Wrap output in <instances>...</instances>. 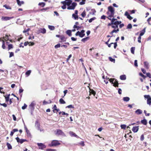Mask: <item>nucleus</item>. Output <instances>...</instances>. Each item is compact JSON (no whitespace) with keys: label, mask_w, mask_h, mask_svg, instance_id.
<instances>
[{"label":"nucleus","mask_w":151,"mask_h":151,"mask_svg":"<svg viewBox=\"0 0 151 151\" xmlns=\"http://www.w3.org/2000/svg\"><path fill=\"white\" fill-rule=\"evenodd\" d=\"M6 145L8 150L11 149H12V146L8 142L7 143Z\"/></svg>","instance_id":"29"},{"label":"nucleus","mask_w":151,"mask_h":151,"mask_svg":"<svg viewBox=\"0 0 151 151\" xmlns=\"http://www.w3.org/2000/svg\"><path fill=\"white\" fill-rule=\"evenodd\" d=\"M69 133L71 137H78V136L75 133L72 132H70Z\"/></svg>","instance_id":"13"},{"label":"nucleus","mask_w":151,"mask_h":151,"mask_svg":"<svg viewBox=\"0 0 151 151\" xmlns=\"http://www.w3.org/2000/svg\"><path fill=\"white\" fill-rule=\"evenodd\" d=\"M89 39V37H86L85 38H84L82 39L81 40V41L82 42H86V41H87Z\"/></svg>","instance_id":"30"},{"label":"nucleus","mask_w":151,"mask_h":151,"mask_svg":"<svg viewBox=\"0 0 151 151\" xmlns=\"http://www.w3.org/2000/svg\"><path fill=\"white\" fill-rule=\"evenodd\" d=\"M132 25L131 24H129L127 27V29H131L132 28Z\"/></svg>","instance_id":"41"},{"label":"nucleus","mask_w":151,"mask_h":151,"mask_svg":"<svg viewBox=\"0 0 151 151\" xmlns=\"http://www.w3.org/2000/svg\"><path fill=\"white\" fill-rule=\"evenodd\" d=\"M13 48V45L12 44H9L8 45V49L9 50Z\"/></svg>","instance_id":"46"},{"label":"nucleus","mask_w":151,"mask_h":151,"mask_svg":"<svg viewBox=\"0 0 151 151\" xmlns=\"http://www.w3.org/2000/svg\"><path fill=\"white\" fill-rule=\"evenodd\" d=\"M135 112L137 114L139 115L142 114V111L140 109H138L135 111Z\"/></svg>","instance_id":"17"},{"label":"nucleus","mask_w":151,"mask_h":151,"mask_svg":"<svg viewBox=\"0 0 151 151\" xmlns=\"http://www.w3.org/2000/svg\"><path fill=\"white\" fill-rule=\"evenodd\" d=\"M63 5L61 6L62 8L63 9H65L66 8V5L65 4H63Z\"/></svg>","instance_id":"55"},{"label":"nucleus","mask_w":151,"mask_h":151,"mask_svg":"<svg viewBox=\"0 0 151 151\" xmlns=\"http://www.w3.org/2000/svg\"><path fill=\"white\" fill-rule=\"evenodd\" d=\"M106 16L104 15H103L101 16V19L105 20L106 19Z\"/></svg>","instance_id":"60"},{"label":"nucleus","mask_w":151,"mask_h":151,"mask_svg":"<svg viewBox=\"0 0 151 151\" xmlns=\"http://www.w3.org/2000/svg\"><path fill=\"white\" fill-rule=\"evenodd\" d=\"M73 27L74 29L77 28V30H78L81 28V27L78 26H76V25H74Z\"/></svg>","instance_id":"40"},{"label":"nucleus","mask_w":151,"mask_h":151,"mask_svg":"<svg viewBox=\"0 0 151 151\" xmlns=\"http://www.w3.org/2000/svg\"><path fill=\"white\" fill-rule=\"evenodd\" d=\"M110 82L113 84V86L115 87L118 86V81L114 79L111 78L109 80Z\"/></svg>","instance_id":"3"},{"label":"nucleus","mask_w":151,"mask_h":151,"mask_svg":"<svg viewBox=\"0 0 151 151\" xmlns=\"http://www.w3.org/2000/svg\"><path fill=\"white\" fill-rule=\"evenodd\" d=\"M0 105L1 106H3L4 107H6L7 106V104L5 103H4V104L0 103Z\"/></svg>","instance_id":"54"},{"label":"nucleus","mask_w":151,"mask_h":151,"mask_svg":"<svg viewBox=\"0 0 151 151\" xmlns=\"http://www.w3.org/2000/svg\"><path fill=\"white\" fill-rule=\"evenodd\" d=\"M80 144L83 146H84L85 145L84 142L83 141L81 142L80 143Z\"/></svg>","instance_id":"63"},{"label":"nucleus","mask_w":151,"mask_h":151,"mask_svg":"<svg viewBox=\"0 0 151 151\" xmlns=\"http://www.w3.org/2000/svg\"><path fill=\"white\" fill-rule=\"evenodd\" d=\"M60 38L62 42H65L66 40V38L64 36H60Z\"/></svg>","instance_id":"22"},{"label":"nucleus","mask_w":151,"mask_h":151,"mask_svg":"<svg viewBox=\"0 0 151 151\" xmlns=\"http://www.w3.org/2000/svg\"><path fill=\"white\" fill-rule=\"evenodd\" d=\"M59 102L60 104H65V102L62 98L60 99Z\"/></svg>","instance_id":"31"},{"label":"nucleus","mask_w":151,"mask_h":151,"mask_svg":"<svg viewBox=\"0 0 151 151\" xmlns=\"http://www.w3.org/2000/svg\"><path fill=\"white\" fill-rule=\"evenodd\" d=\"M96 19V18L95 17H93L92 18H91L90 19H89V23H91V22H92L93 20H94Z\"/></svg>","instance_id":"43"},{"label":"nucleus","mask_w":151,"mask_h":151,"mask_svg":"<svg viewBox=\"0 0 151 151\" xmlns=\"http://www.w3.org/2000/svg\"><path fill=\"white\" fill-rule=\"evenodd\" d=\"M72 3V1L71 0H65V1H62L61 3L62 4H65L68 6L70 5Z\"/></svg>","instance_id":"5"},{"label":"nucleus","mask_w":151,"mask_h":151,"mask_svg":"<svg viewBox=\"0 0 151 151\" xmlns=\"http://www.w3.org/2000/svg\"><path fill=\"white\" fill-rule=\"evenodd\" d=\"M85 31L83 30H82L81 32H80V35H79V37H83L85 35V34L84 33Z\"/></svg>","instance_id":"14"},{"label":"nucleus","mask_w":151,"mask_h":151,"mask_svg":"<svg viewBox=\"0 0 151 151\" xmlns=\"http://www.w3.org/2000/svg\"><path fill=\"white\" fill-rule=\"evenodd\" d=\"M147 76L150 78H151V75L149 73H146Z\"/></svg>","instance_id":"53"},{"label":"nucleus","mask_w":151,"mask_h":151,"mask_svg":"<svg viewBox=\"0 0 151 151\" xmlns=\"http://www.w3.org/2000/svg\"><path fill=\"white\" fill-rule=\"evenodd\" d=\"M144 135L142 134L140 137V140L141 141H143L144 139Z\"/></svg>","instance_id":"56"},{"label":"nucleus","mask_w":151,"mask_h":151,"mask_svg":"<svg viewBox=\"0 0 151 151\" xmlns=\"http://www.w3.org/2000/svg\"><path fill=\"white\" fill-rule=\"evenodd\" d=\"M60 143L59 142V141L58 140H53L50 144H49V145L50 147L56 146L59 145Z\"/></svg>","instance_id":"2"},{"label":"nucleus","mask_w":151,"mask_h":151,"mask_svg":"<svg viewBox=\"0 0 151 151\" xmlns=\"http://www.w3.org/2000/svg\"><path fill=\"white\" fill-rule=\"evenodd\" d=\"M90 94H93L94 96L96 94V92L93 89H90Z\"/></svg>","instance_id":"27"},{"label":"nucleus","mask_w":151,"mask_h":151,"mask_svg":"<svg viewBox=\"0 0 151 151\" xmlns=\"http://www.w3.org/2000/svg\"><path fill=\"white\" fill-rule=\"evenodd\" d=\"M56 134L59 135H61L62 136L65 135V134L63 132V131L60 129L57 130Z\"/></svg>","instance_id":"10"},{"label":"nucleus","mask_w":151,"mask_h":151,"mask_svg":"<svg viewBox=\"0 0 151 151\" xmlns=\"http://www.w3.org/2000/svg\"><path fill=\"white\" fill-rule=\"evenodd\" d=\"M10 95V94L7 95H6L5 96H4V97H5V99H6V102H8L9 101V96Z\"/></svg>","instance_id":"20"},{"label":"nucleus","mask_w":151,"mask_h":151,"mask_svg":"<svg viewBox=\"0 0 151 151\" xmlns=\"http://www.w3.org/2000/svg\"><path fill=\"white\" fill-rule=\"evenodd\" d=\"M37 145L39 147V148L41 149L46 147L42 143H37Z\"/></svg>","instance_id":"11"},{"label":"nucleus","mask_w":151,"mask_h":151,"mask_svg":"<svg viewBox=\"0 0 151 151\" xmlns=\"http://www.w3.org/2000/svg\"><path fill=\"white\" fill-rule=\"evenodd\" d=\"M139 75L140 76L142 77L144 79H145L146 77L142 73H139Z\"/></svg>","instance_id":"47"},{"label":"nucleus","mask_w":151,"mask_h":151,"mask_svg":"<svg viewBox=\"0 0 151 151\" xmlns=\"http://www.w3.org/2000/svg\"><path fill=\"white\" fill-rule=\"evenodd\" d=\"M16 139L17 142H19L21 144H22L24 142L27 141L26 139H20L18 137L16 138Z\"/></svg>","instance_id":"8"},{"label":"nucleus","mask_w":151,"mask_h":151,"mask_svg":"<svg viewBox=\"0 0 151 151\" xmlns=\"http://www.w3.org/2000/svg\"><path fill=\"white\" fill-rule=\"evenodd\" d=\"M35 127H36V128L37 129H38V130L40 129V125L39 123H38V122L37 121H36L35 122Z\"/></svg>","instance_id":"15"},{"label":"nucleus","mask_w":151,"mask_h":151,"mask_svg":"<svg viewBox=\"0 0 151 151\" xmlns=\"http://www.w3.org/2000/svg\"><path fill=\"white\" fill-rule=\"evenodd\" d=\"M123 100L127 102L129 100L130 98L128 97H124L123 98Z\"/></svg>","instance_id":"23"},{"label":"nucleus","mask_w":151,"mask_h":151,"mask_svg":"<svg viewBox=\"0 0 151 151\" xmlns=\"http://www.w3.org/2000/svg\"><path fill=\"white\" fill-rule=\"evenodd\" d=\"M31 73V70H29L26 72V73H25V74H26V75H27V76H28L30 75Z\"/></svg>","instance_id":"34"},{"label":"nucleus","mask_w":151,"mask_h":151,"mask_svg":"<svg viewBox=\"0 0 151 151\" xmlns=\"http://www.w3.org/2000/svg\"><path fill=\"white\" fill-rule=\"evenodd\" d=\"M141 122L143 124L146 125L147 124V122L145 119H144L141 121Z\"/></svg>","instance_id":"25"},{"label":"nucleus","mask_w":151,"mask_h":151,"mask_svg":"<svg viewBox=\"0 0 151 151\" xmlns=\"http://www.w3.org/2000/svg\"><path fill=\"white\" fill-rule=\"evenodd\" d=\"M141 36H139L138 37V42H139V43H140L141 42Z\"/></svg>","instance_id":"51"},{"label":"nucleus","mask_w":151,"mask_h":151,"mask_svg":"<svg viewBox=\"0 0 151 151\" xmlns=\"http://www.w3.org/2000/svg\"><path fill=\"white\" fill-rule=\"evenodd\" d=\"M122 22L121 21H116L114 23V25H116V27L114 25H112L111 27L113 28H116L118 27V25L121 23Z\"/></svg>","instance_id":"7"},{"label":"nucleus","mask_w":151,"mask_h":151,"mask_svg":"<svg viewBox=\"0 0 151 151\" xmlns=\"http://www.w3.org/2000/svg\"><path fill=\"white\" fill-rule=\"evenodd\" d=\"M112 17H114V16H111V14H110L108 16V17H107V18L109 19V20H111V18Z\"/></svg>","instance_id":"59"},{"label":"nucleus","mask_w":151,"mask_h":151,"mask_svg":"<svg viewBox=\"0 0 151 151\" xmlns=\"http://www.w3.org/2000/svg\"><path fill=\"white\" fill-rule=\"evenodd\" d=\"M72 17L75 20H77L78 19V15L75 14H73Z\"/></svg>","instance_id":"18"},{"label":"nucleus","mask_w":151,"mask_h":151,"mask_svg":"<svg viewBox=\"0 0 151 151\" xmlns=\"http://www.w3.org/2000/svg\"><path fill=\"white\" fill-rule=\"evenodd\" d=\"M120 127L122 129H125L126 127V125L125 124H122Z\"/></svg>","instance_id":"39"},{"label":"nucleus","mask_w":151,"mask_h":151,"mask_svg":"<svg viewBox=\"0 0 151 151\" xmlns=\"http://www.w3.org/2000/svg\"><path fill=\"white\" fill-rule=\"evenodd\" d=\"M4 7H5L6 9H11V7L9 6H7L6 5H4L3 6Z\"/></svg>","instance_id":"42"},{"label":"nucleus","mask_w":151,"mask_h":151,"mask_svg":"<svg viewBox=\"0 0 151 151\" xmlns=\"http://www.w3.org/2000/svg\"><path fill=\"white\" fill-rule=\"evenodd\" d=\"M129 13L127 12H126L125 14H124V15L126 16L127 17V16H128L129 15Z\"/></svg>","instance_id":"62"},{"label":"nucleus","mask_w":151,"mask_h":151,"mask_svg":"<svg viewBox=\"0 0 151 151\" xmlns=\"http://www.w3.org/2000/svg\"><path fill=\"white\" fill-rule=\"evenodd\" d=\"M109 59L110 61H111L112 62H113L114 63H115V59L112 58L111 57H109Z\"/></svg>","instance_id":"35"},{"label":"nucleus","mask_w":151,"mask_h":151,"mask_svg":"<svg viewBox=\"0 0 151 151\" xmlns=\"http://www.w3.org/2000/svg\"><path fill=\"white\" fill-rule=\"evenodd\" d=\"M46 150L47 151H56L55 150L52 149H48Z\"/></svg>","instance_id":"64"},{"label":"nucleus","mask_w":151,"mask_h":151,"mask_svg":"<svg viewBox=\"0 0 151 151\" xmlns=\"http://www.w3.org/2000/svg\"><path fill=\"white\" fill-rule=\"evenodd\" d=\"M77 5V4L75 2L73 3L71 5H69L68 6L67 9L69 10H73L75 9V8Z\"/></svg>","instance_id":"4"},{"label":"nucleus","mask_w":151,"mask_h":151,"mask_svg":"<svg viewBox=\"0 0 151 151\" xmlns=\"http://www.w3.org/2000/svg\"><path fill=\"white\" fill-rule=\"evenodd\" d=\"M135 48L134 47H132L131 48V53L133 54H134V50H135Z\"/></svg>","instance_id":"33"},{"label":"nucleus","mask_w":151,"mask_h":151,"mask_svg":"<svg viewBox=\"0 0 151 151\" xmlns=\"http://www.w3.org/2000/svg\"><path fill=\"white\" fill-rule=\"evenodd\" d=\"M66 32L69 36H71V31L70 30H68L66 31Z\"/></svg>","instance_id":"26"},{"label":"nucleus","mask_w":151,"mask_h":151,"mask_svg":"<svg viewBox=\"0 0 151 151\" xmlns=\"http://www.w3.org/2000/svg\"><path fill=\"white\" fill-rule=\"evenodd\" d=\"M14 56V53L11 52L10 53V55L9 56V58H11Z\"/></svg>","instance_id":"58"},{"label":"nucleus","mask_w":151,"mask_h":151,"mask_svg":"<svg viewBox=\"0 0 151 151\" xmlns=\"http://www.w3.org/2000/svg\"><path fill=\"white\" fill-rule=\"evenodd\" d=\"M67 108H74V106L72 105H69L67 107Z\"/></svg>","instance_id":"52"},{"label":"nucleus","mask_w":151,"mask_h":151,"mask_svg":"<svg viewBox=\"0 0 151 151\" xmlns=\"http://www.w3.org/2000/svg\"><path fill=\"white\" fill-rule=\"evenodd\" d=\"M27 105L26 104H24V106L22 107V109H24L27 108Z\"/></svg>","instance_id":"48"},{"label":"nucleus","mask_w":151,"mask_h":151,"mask_svg":"<svg viewBox=\"0 0 151 151\" xmlns=\"http://www.w3.org/2000/svg\"><path fill=\"white\" fill-rule=\"evenodd\" d=\"M49 28L51 30H53L55 29V27L53 26L49 25Z\"/></svg>","instance_id":"32"},{"label":"nucleus","mask_w":151,"mask_h":151,"mask_svg":"<svg viewBox=\"0 0 151 151\" xmlns=\"http://www.w3.org/2000/svg\"><path fill=\"white\" fill-rule=\"evenodd\" d=\"M39 31L42 34H45L46 33V30L45 28H41L39 29Z\"/></svg>","instance_id":"16"},{"label":"nucleus","mask_w":151,"mask_h":151,"mask_svg":"<svg viewBox=\"0 0 151 151\" xmlns=\"http://www.w3.org/2000/svg\"><path fill=\"white\" fill-rule=\"evenodd\" d=\"M139 130V126L134 127L132 129V131L134 133L137 132Z\"/></svg>","instance_id":"12"},{"label":"nucleus","mask_w":151,"mask_h":151,"mask_svg":"<svg viewBox=\"0 0 151 151\" xmlns=\"http://www.w3.org/2000/svg\"><path fill=\"white\" fill-rule=\"evenodd\" d=\"M144 97L145 99H147V100H151V97L149 95H145Z\"/></svg>","instance_id":"24"},{"label":"nucleus","mask_w":151,"mask_h":151,"mask_svg":"<svg viewBox=\"0 0 151 151\" xmlns=\"http://www.w3.org/2000/svg\"><path fill=\"white\" fill-rule=\"evenodd\" d=\"M137 60H135L134 61V65L135 67H137L138 65H137Z\"/></svg>","instance_id":"50"},{"label":"nucleus","mask_w":151,"mask_h":151,"mask_svg":"<svg viewBox=\"0 0 151 151\" xmlns=\"http://www.w3.org/2000/svg\"><path fill=\"white\" fill-rule=\"evenodd\" d=\"M120 79L121 80H125L126 79V77L125 75H122L120 76Z\"/></svg>","instance_id":"19"},{"label":"nucleus","mask_w":151,"mask_h":151,"mask_svg":"<svg viewBox=\"0 0 151 151\" xmlns=\"http://www.w3.org/2000/svg\"><path fill=\"white\" fill-rule=\"evenodd\" d=\"M117 19H116L113 18L111 20V22H112V23H114L115 22V21Z\"/></svg>","instance_id":"57"},{"label":"nucleus","mask_w":151,"mask_h":151,"mask_svg":"<svg viewBox=\"0 0 151 151\" xmlns=\"http://www.w3.org/2000/svg\"><path fill=\"white\" fill-rule=\"evenodd\" d=\"M127 18L130 20H131L133 19V18L131 16H130V15L128 16H127Z\"/></svg>","instance_id":"61"},{"label":"nucleus","mask_w":151,"mask_h":151,"mask_svg":"<svg viewBox=\"0 0 151 151\" xmlns=\"http://www.w3.org/2000/svg\"><path fill=\"white\" fill-rule=\"evenodd\" d=\"M85 0H82L81 2H80V4L81 5L84 4H85Z\"/></svg>","instance_id":"49"},{"label":"nucleus","mask_w":151,"mask_h":151,"mask_svg":"<svg viewBox=\"0 0 151 151\" xmlns=\"http://www.w3.org/2000/svg\"><path fill=\"white\" fill-rule=\"evenodd\" d=\"M108 9L109 11L107 12L108 14H109V12H111V16H114V8L111 6H109L108 7Z\"/></svg>","instance_id":"1"},{"label":"nucleus","mask_w":151,"mask_h":151,"mask_svg":"<svg viewBox=\"0 0 151 151\" xmlns=\"http://www.w3.org/2000/svg\"><path fill=\"white\" fill-rule=\"evenodd\" d=\"M145 67L147 69L149 68L148 65L149 63L147 62H145L144 63Z\"/></svg>","instance_id":"28"},{"label":"nucleus","mask_w":151,"mask_h":151,"mask_svg":"<svg viewBox=\"0 0 151 151\" xmlns=\"http://www.w3.org/2000/svg\"><path fill=\"white\" fill-rule=\"evenodd\" d=\"M39 5L41 6L42 7H43L45 5V3L44 2L39 3L38 4Z\"/></svg>","instance_id":"38"},{"label":"nucleus","mask_w":151,"mask_h":151,"mask_svg":"<svg viewBox=\"0 0 151 151\" xmlns=\"http://www.w3.org/2000/svg\"><path fill=\"white\" fill-rule=\"evenodd\" d=\"M13 18V17H2L1 18V20L3 21H7L12 19Z\"/></svg>","instance_id":"9"},{"label":"nucleus","mask_w":151,"mask_h":151,"mask_svg":"<svg viewBox=\"0 0 151 151\" xmlns=\"http://www.w3.org/2000/svg\"><path fill=\"white\" fill-rule=\"evenodd\" d=\"M17 2L18 4L20 6L24 4V2L23 1H20L19 0H17Z\"/></svg>","instance_id":"21"},{"label":"nucleus","mask_w":151,"mask_h":151,"mask_svg":"<svg viewBox=\"0 0 151 151\" xmlns=\"http://www.w3.org/2000/svg\"><path fill=\"white\" fill-rule=\"evenodd\" d=\"M81 15L83 17H85L86 16V12L85 10L82 13Z\"/></svg>","instance_id":"36"},{"label":"nucleus","mask_w":151,"mask_h":151,"mask_svg":"<svg viewBox=\"0 0 151 151\" xmlns=\"http://www.w3.org/2000/svg\"><path fill=\"white\" fill-rule=\"evenodd\" d=\"M36 104L35 102V101H33L29 106V108L30 109L33 111L35 108V106Z\"/></svg>","instance_id":"6"},{"label":"nucleus","mask_w":151,"mask_h":151,"mask_svg":"<svg viewBox=\"0 0 151 151\" xmlns=\"http://www.w3.org/2000/svg\"><path fill=\"white\" fill-rule=\"evenodd\" d=\"M91 13L92 15H94L96 12V11L94 9H92L91 10Z\"/></svg>","instance_id":"37"},{"label":"nucleus","mask_w":151,"mask_h":151,"mask_svg":"<svg viewBox=\"0 0 151 151\" xmlns=\"http://www.w3.org/2000/svg\"><path fill=\"white\" fill-rule=\"evenodd\" d=\"M147 104L149 105L150 106L151 105V100L150 99L147 100Z\"/></svg>","instance_id":"45"},{"label":"nucleus","mask_w":151,"mask_h":151,"mask_svg":"<svg viewBox=\"0 0 151 151\" xmlns=\"http://www.w3.org/2000/svg\"><path fill=\"white\" fill-rule=\"evenodd\" d=\"M60 43H58V44L56 45L55 46V48L56 49H57V48H59L60 47Z\"/></svg>","instance_id":"44"}]
</instances>
